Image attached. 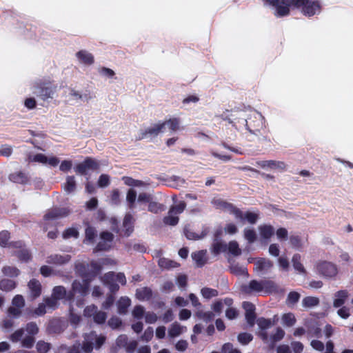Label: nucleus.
<instances>
[{"mask_svg":"<svg viewBox=\"0 0 353 353\" xmlns=\"http://www.w3.org/2000/svg\"><path fill=\"white\" fill-rule=\"evenodd\" d=\"M263 4L271 8L278 17L289 15L294 9H299L305 16L312 17L319 14L323 8L321 0H263Z\"/></svg>","mask_w":353,"mask_h":353,"instance_id":"nucleus-1","label":"nucleus"},{"mask_svg":"<svg viewBox=\"0 0 353 353\" xmlns=\"http://www.w3.org/2000/svg\"><path fill=\"white\" fill-rule=\"evenodd\" d=\"M65 296V291L63 287H55L53 290V294L51 299L46 300V304L40 305L36 313L37 314H42L46 312V307L49 309H54L57 305V301L62 299Z\"/></svg>","mask_w":353,"mask_h":353,"instance_id":"nucleus-2","label":"nucleus"},{"mask_svg":"<svg viewBox=\"0 0 353 353\" xmlns=\"http://www.w3.org/2000/svg\"><path fill=\"white\" fill-rule=\"evenodd\" d=\"M137 192L133 189H130L126 195V201L131 208L136 207L137 204L141 205L144 203H148L152 200L150 194L143 192L139 194L137 202L136 203Z\"/></svg>","mask_w":353,"mask_h":353,"instance_id":"nucleus-3","label":"nucleus"},{"mask_svg":"<svg viewBox=\"0 0 353 353\" xmlns=\"http://www.w3.org/2000/svg\"><path fill=\"white\" fill-rule=\"evenodd\" d=\"M315 269L319 274L327 278L335 276L338 273L336 265L325 261L317 262L315 265Z\"/></svg>","mask_w":353,"mask_h":353,"instance_id":"nucleus-4","label":"nucleus"},{"mask_svg":"<svg viewBox=\"0 0 353 353\" xmlns=\"http://www.w3.org/2000/svg\"><path fill=\"white\" fill-rule=\"evenodd\" d=\"M231 214L239 222L242 223L246 221L250 223H254L259 219V214L256 212H242L236 208H232Z\"/></svg>","mask_w":353,"mask_h":353,"instance_id":"nucleus-5","label":"nucleus"},{"mask_svg":"<svg viewBox=\"0 0 353 353\" xmlns=\"http://www.w3.org/2000/svg\"><path fill=\"white\" fill-rule=\"evenodd\" d=\"M185 208V203L183 201H180L176 205L172 207L168 212V215L165 217L164 222L167 225H175L178 221V214H181Z\"/></svg>","mask_w":353,"mask_h":353,"instance_id":"nucleus-6","label":"nucleus"},{"mask_svg":"<svg viewBox=\"0 0 353 353\" xmlns=\"http://www.w3.org/2000/svg\"><path fill=\"white\" fill-rule=\"evenodd\" d=\"M63 97L67 103L72 104L83 101L85 99V95L75 88H66L63 90Z\"/></svg>","mask_w":353,"mask_h":353,"instance_id":"nucleus-7","label":"nucleus"},{"mask_svg":"<svg viewBox=\"0 0 353 353\" xmlns=\"http://www.w3.org/2000/svg\"><path fill=\"white\" fill-rule=\"evenodd\" d=\"M125 281V277L123 274H114L112 272L105 274L103 280L104 283L110 285V289L112 291L117 290L119 283L124 285Z\"/></svg>","mask_w":353,"mask_h":353,"instance_id":"nucleus-8","label":"nucleus"},{"mask_svg":"<svg viewBox=\"0 0 353 353\" xmlns=\"http://www.w3.org/2000/svg\"><path fill=\"white\" fill-rule=\"evenodd\" d=\"M163 132L172 134L176 132L180 131L183 129L181 123L177 118H170L168 120L161 121Z\"/></svg>","mask_w":353,"mask_h":353,"instance_id":"nucleus-9","label":"nucleus"},{"mask_svg":"<svg viewBox=\"0 0 353 353\" xmlns=\"http://www.w3.org/2000/svg\"><path fill=\"white\" fill-rule=\"evenodd\" d=\"M75 57L80 65L91 66L94 63V55L86 50H80L75 54Z\"/></svg>","mask_w":353,"mask_h":353,"instance_id":"nucleus-10","label":"nucleus"},{"mask_svg":"<svg viewBox=\"0 0 353 353\" xmlns=\"http://www.w3.org/2000/svg\"><path fill=\"white\" fill-rule=\"evenodd\" d=\"M69 213L70 211L67 208L53 209L44 216L45 224H50L57 219L67 216Z\"/></svg>","mask_w":353,"mask_h":353,"instance_id":"nucleus-11","label":"nucleus"},{"mask_svg":"<svg viewBox=\"0 0 353 353\" xmlns=\"http://www.w3.org/2000/svg\"><path fill=\"white\" fill-rule=\"evenodd\" d=\"M256 163L259 168L267 171L283 170L285 168L283 161L266 160L258 161Z\"/></svg>","mask_w":353,"mask_h":353,"instance_id":"nucleus-12","label":"nucleus"},{"mask_svg":"<svg viewBox=\"0 0 353 353\" xmlns=\"http://www.w3.org/2000/svg\"><path fill=\"white\" fill-rule=\"evenodd\" d=\"M93 340L96 341L95 347H99L105 341L103 336H97L94 334H91L85 338V341L83 346L85 352L89 353L92 350Z\"/></svg>","mask_w":353,"mask_h":353,"instance_id":"nucleus-13","label":"nucleus"},{"mask_svg":"<svg viewBox=\"0 0 353 353\" xmlns=\"http://www.w3.org/2000/svg\"><path fill=\"white\" fill-rule=\"evenodd\" d=\"M99 168V163L92 159H87L83 163L77 165L76 171L78 173L84 174L90 170H95Z\"/></svg>","mask_w":353,"mask_h":353,"instance_id":"nucleus-14","label":"nucleus"},{"mask_svg":"<svg viewBox=\"0 0 353 353\" xmlns=\"http://www.w3.org/2000/svg\"><path fill=\"white\" fill-rule=\"evenodd\" d=\"M258 229L259 240L261 242L267 241L274 234V229L270 225H261Z\"/></svg>","mask_w":353,"mask_h":353,"instance_id":"nucleus-15","label":"nucleus"},{"mask_svg":"<svg viewBox=\"0 0 353 353\" xmlns=\"http://www.w3.org/2000/svg\"><path fill=\"white\" fill-rule=\"evenodd\" d=\"M270 283L268 281L258 282L256 281H252L249 283V288L250 292H268L270 290Z\"/></svg>","mask_w":353,"mask_h":353,"instance_id":"nucleus-16","label":"nucleus"},{"mask_svg":"<svg viewBox=\"0 0 353 353\" xmlns=\"http://www.w3.org/2000/svg\"><path fill=\"white\" fill-rule=\"evenodd\" d=\"M24 306V299L22 296L17 295L12 299V305L9 309V312L13 316L20 313V309Z\"/></svg>","mask_w":353,"mask_h":353,"instance_id":"nucleus-17","label":"nucleus"},{"mask_svg":"<svg viewBox=\"0 0 353 353\" xmlns=\"http://www.w3.org/2000/svg\"><path fill=\"white\" fill-rule=\"evenodd\" d=\"M243 307L245 311V319L248 323L252 326L254 324L255 314H254V305L248 302L243 303Z\"/></svg>","mask_w":353,"mask_h":353,"instance_id":"nucleus-18","label":"nucleus"},{"mask_svg":"<svg viewBox=\"0 0 353 353\" xmlns=\"http://www.w3.org/2000/svg\"><path fill=\"white\" fill-rule=\"evenodd\" d=\"M85 314L88 316L93 315L94 321L98 323H103L106 319V316L104 312H99L96 313V307L94 305L88 306L85 310Z\"/></svg>","mask_w":353,"mask_h":353,"instance_id":"nucleus-19","label":"nucleus"},{"mask_svg":"<svg viewBox=\"0 0 353 353\" xmlns=\"http://www.w3.org/2000/svg\"><path fill=\"white\" fill-rule=\"evenodd\" d=\"M349 293L347 290H340L336 292L333 298V306L340 307L343 305L347 298Z\"/></svg>","mask_w":353,"mask_h":353,"instance_id":"nucleus-20","label":"nucleus"},{"mask_svg":"<svg viewBox=\"0 0 353 353\" xmlns=\"http://www.w3.org/2000/svg\"><path fill=\"white\" fill-rule=\"evenodd\" d=\"M159 134H164L163 132V128L161 121L150 125V127L146 128L145 131V137H154L159 135Z\"/></svg>","mask_w":353,"mask_h":353,"instance_id":"nucleus-21","label":"nucleus"},{"mask_svg":"<svg viewBox=\"0 0 353 353\" xmlns=\"http://www.w3.org/2000/svg\"><path fill=\"white\" fill-rule=\"evenodd\" d=\"M272 264L269 260L264 259H256L254 261L255 270L257 272H264L268 270L272 267Z\"/></svg>","mask_w":353,"mask_h":353,"instance_id":"nucleus-22","label":"nucleus"},{"mask_svg":"<svg viewBox=\"0 0 353 353\" xmlns=\"http://www.w3.org/2000/svg\"><path fill=\"white\" fill-rule=\"evenodd\" d=\"M192 257L197 266H202L207 261L206 251L201 250L194 252Z\"/></svg>","mask_w":353,"mask_h":353,"instance_id":"nucleus-23","label":"nucleus"},{"mask_svg":"<svg viewBox=\"0 0 353 353\" xmlns=\"http://www.w3.org/2000/svg\"><path fill=\"white\" fill-rule=\"evenodd\" d=\"M112 240V234L109 232H103L101 234V241L99 243V250H106L110 247L108 243Z\"/></svg>","mask_w":353,"mask_h":353,"instance_id":"nucleus-24","label":"nucleus"},{"mask_svg":"<svg viewBox=\"0 0 353 353\" xmlns=\"http://www.w3.org/2000/svg\"><path fill=\"white\" fill-rule=\"evenodd\" d=\"M73 292L74 294H76L77 293L80 294H84L87 292L88 289V283L86 281L83 280L82 283L79 281H75L73 283Z\"/></svg>","mask_w":353,"mask_h":353,"instance_id":"nucleus-25","label":"nucleus"},{"mask_svg":"<svg viewBox=\"0 0 353 353\" xmlns=\"http://www.w3.org/2000/svg\"><path fill=\"white\" fill-rule=\"evenodd\" d=\"M17 283L14 281L8 279H2L0 280V290L6 292H9L14 289Z\"/></svg>","mask_w":353,"mask_h":353,"instance_id":"nucleus-26","label":"nucleus"},{"mask_svg":"<svg viewBox=\"0 0 353 353\" xmlns=\"http://www.w3.org/2000/svg\"><path fill=\"white\" fill-rule=\"evenodd\" d=\"M28 288L32 296L37 297L40 295L41 287L38 281L31 280L28 283Z\"/></svg>","mask_w":353,"mask_h":353,"instance_id":"nucleus-27","label":"nucleus"},{"mask_svg":"<svg viewBox=\"0 0 353 353\" xmlns=\"http://www.w3.org/2000/svg\"><path fill=\"white\" fill-rule=\"evenodd\" d=\"M186 331V328L183 326L180 325L178 323H174L172 325L169 330V335L172 337H175Z\"/></svg>","mask_w":353,"mask_h":353,"instance_id":"nucleus-28","label":"nucleus"},{"mask_svg":"<svg viewBox=\"0 0 353 353\" xmlns=\"http://www.w3.org/2000/svg\"><path fill=\"white\" fill-rule=\"evenodd\" d=\"M133 217L130 214H127L123 220V228L125 230V234L129 235L132 231Z\"/></svg>","mask_w":353,"mask_h":353,"instance_id":"nucleus-29","label":"nucleus"},{"mask_svg":"<svg viewBox=\"0 0 353 353\" xmlns=\"http://www.w3.org/2000/svg\"><path fill=\"white\" fill-rule=\"evenodd\" d=\"M1 272L4 276L9 277H17L19 274V270L12 266H4Z\"/></svg>","mask_w":353,"mask_h":353,"instance_id":"nucleus-30","label":"nucleus"},{"mask_svg":"<svg viewBox=\"0 0 353 353\" xmlns=\"http://www.w3.org/2000/svg\"><path fill=\"white\" fill-rule=\"evenodd\" d=\"M282 323L285 326H292L295 322V316L292 313L284 314L281 318Z\"/></svg>","mask_w":353,"mask_h":353,"instance_id":"nucleus-31","label":"nucleus"},{"mask_svg":"<svg viewBox=\"0 0 353 353\" xmlns=\"http://www.w3.org/2000/svg\"><path fill=\"white\" fill-rule=\"evenodd\" d=\"M123 180L125 185L131 187H143L146 185L141 181L135 180L130 177H123Z\"/></svg>","mask_w":353,"mask_h":353,"instance_id":"nucleus-32","label":"nucleus"},{"mask_svg":"<svg viewBox=\"0 0 353 353\" xmlns=\"http://www.w3.org/2000/svg\"><path fill=\"white\" fill-rule=\"evenodd\" d=\"M62 236L65 239L70 238L76 239L79 236V231L76 228H69L63 232Z\"/></svg>","mask_w":353,"mask_h":353,"instance_id":"nucleus-33","label":"nucleus"},{"mask_svg":"<svg viewBox=\"0 0 353 353\" xmlns=\"http://www.w3.org/2000/svg\"><path fill=\"white\" fill-rule=\"evenodd\" d=\"M159 265L161 268L168 269L177 266V263L168 259L161 258L159 260Z\"/></svg>","mask_w":353,"mask_h":353,"instance_id":"nucleus-34","label":"nucleus"},{"mask_svg":"<svg viewBox=\"0 0 353 353\" xmlns=\"http://www.w3.org/2000/svg\"><path fill=\"white\" fill-rule=\"evenodd\" d=\"M136 295L140 300L148 299L151 295V291L147 288H142L137 290Z\"/></svg>","mask_w":353,"mask_h":353,"instance_id":"nucleus-35","label":"nucleus"},{"mask_svg":"<svg viewBox=\"0 0 353 353\" xmlns=\"http://www.w3.org/2000/svg\"><path fill=\"white\" fill-rule=\"evenodd\" d=\"M292 263L294 269L300 273L304 272V268L301 263V256L295 254L292 258Z\"/></svg>","mask_w":353,"mask_h":353,"instance_id":"nucleus-36","label":"nucleus"},{"mask_svg":"<svg viewBox=\"0 0 353 353\" xmlns=\"http://www.w3.org/2000/svg\"><path fill=\"white\" fill-rule=\"evenodd\" d=\"M201 293L202 296L207 299H210L212 297H214L218 294L217 291L216 290L208 288H204L201 289Z\"/></svg>","mask_w":353,"mask_h":353,"instance_id":"nucleus-37","label":"nucleus"},{"mask_svg":"<svg viewBox=\"0 0 353 353\" xmlns=\"http://www.w3.org/2000/svg\"><path fill=\"white\" fill-rule=\"evenodd\" d=\"M302 303L304 307H311L319 303V299L316 297L307 296L303 299Z\"/></svg>","mask_w":353,"mask_h":353,"instance_id":"nucleus-38","label":"nucleus"},{"mask_svg":"<svg viewBox=\"0 0 353 353\" xmlns=\"http://www.w3.org/2000/svg\"><path fill=\"white\" fill-rule=\"evenodd\" d=\"M64 190L67 192H72L75 188V181L72 176H68L66 179V182L63 185Z\"/></svg>","mask_w":353,"mask_h":353,"instance_id":"nucleus-39","label":"nucleus"},{"mask_svg":"<svg viewBox=\"0 0 353 353\" xmlns=\"http://www.w3.org/2000/svg\"><path fill=\"white\" fill-rule=\"evenodd\" d=\"M300 298V294L296 292H291L288 296L286 303L288 305H293Z\"/></svg>","mask_w":353,"mask_h":353,"instance_id":"nucleus-40","label":"nucleus"},{"mask_svg":"<svg viewBox=\"0 0 353 353\" xmlns=\"http://www.w3.org/2000/svg\"><path fill=\"white\" fill-rule=\"evenodd\" d=\"M199 101V97L195 94L187 95L182 101L183 105H190L196 103Z\"/></svg>","mask_w":353,"mask_h":353,"instance_id":"nucleus-41","label":"nucleus"},{"mask_svg":"<svg viewBox=\"0 0 353 353\" xmlns=\"http://www.w3.org/2000/svg\"><path fill=\"white\" fill-rule=\"evenodd\" d=\"M257 323L259 327L263 330L272 326L274 324V321L261 318L258 319Z\"/></svg>","mask_w":353,"mask_h":353,"instance_id":"nucleus-42","label":"nucleus"},{"mask_svg":"<svg viewBox=\"0 0 353 353\" xmlns=\"http://www.w3.org/2000/svg\"><path fill=\"white\" fill-rule=\"evenodd\" d=\"M36 94L41 96L43 99H47L53 97V92L47 88L41 89L40 91H34Z\"/></svg>","mask_w":353,"mask_h":353,"instance_id":"nucleus-43","label":"nucleus"},{"mask_svg":"<svg viewBox=\"0 0 353 353\" xmlns=\"http://www.w3.org/2000/svg\"><path fill=\"white\" fill-rule=\"evenodd\" d=\"M29 160L30 161L39 162L46 165L47 163V156L43 154H37L30 156Z\"/></svg>","mask_w":353,"mask_h":353,"instance_id":"nucleus-44","label":"nucleus"},{"mask_svg":"<svg viewBox=\"0 0 353 353\" xmlns=\"http://www.w3.org/2000/svg\"><path fill=\"white\" fill-rule=\"evenodd\" d=\"M244 236H245V239L250 243H252L257 239L256 232L253 230H251V229H245V230Z\"/></svg>","mask_w":353,"mask_h":353,"instance_id":"nucleus-45","label":"nucleus"},{"mask_svg":"<svg viewBox=\"0 0 353 353\" xmlns=\"http://www.w3.org/2000/svg\"><path fill=\"white\" fill-rule=\"evenodd\" d=\"M184 183V180L179 176H173L170 179L169 185L179 188L183 185Z\"/></svg>","mask_w":353,"mask_h":353,"instance_id":"nucleus-46","label":"nucleus"},{"mask_svg":"<svg viewBox=\"0 0 353 353\" xmlns=\"http://www.w3.org/2000/svg\"><path fill=\"white\" fill-rule=\"evenodd\" d=\"M228 249L229 252L234 255H239L241 254V250L239 249V245L236 241L230 242Z\"/></svg>","mask_w":353,"mask_h":353,"instance_id":"nucleus-47","label":"nucleus"},{"mask_svg":"<svg viewBox=\"0 0 353 353\" xmlns=\"http://www.w3.org/2000/svg\"><path fill=\"white\" fill-rule=\"evenodd\" d=\"M110 184V176L107 174H101L98 180V185L100 188L107 187Z\"/></svg>","mask_w":353,"mask_h":353,"instance_id":"nucleus-48","label":"nucleus"},{"mask_svg":"<svg viewBox=\"0 0 353 353\" xmlns=\"http://www.w3.org/2000/svg\"><path fill=\"white\" fill-rule=\"evenodd\" d=\"M99 72L102 77L109 79L112 78L115 74L112 69L104 67L100 68Z\"/></svg>","mask_w":353,"mask_h":353,"instance_id":"nucleus-49","label":"nucleus"},{"mask_svg":"<svg viewBox=\"0 0 353 353\" xmlns=\"http://www.w3.org/2000/svg\"><path fill=\"white\" fill-rule=\"evenodd\" d=\"M9 239L10 234L7 231L0 232V245L2 247L7 246Z\"/></svg>","mask_w":353,"mask_h":353,"instance_id":"nucleus-50","label":"nucleus"},{"mask_svg":"<svg viewBox=\"0 0 353 353\" xmlns=\"http://www.w3.org/2000/svg\"><path fill=\"white\" fill-rule=\"evenodd\" d=\"M185 234L188 239H191V240L200 239L205 235L204 234H199L193 232L188 229H185Z\"/></svg>","mask_w":353,"mask_h":353,"instance_id":"nucleus-51","label":"nucleus"},{"mask_svg":"<svg viewBox=\"0 0 353 353\" xmlns=\"http://www.w3.org/2000/svg\"><path fill=\"white\" fill-rule=\"evenodd\" d=\"M252 339V336L248 333H242L238 336L239 341L242 344H247Z\"/></svg>","mask_w":353,"mask_h":353,"instance_id":"nucleus-52","label":"nucleus"},{"mask_svg":"<svg viewBox=\"0 0 353 353\" xmlns=\"http://www.w3.org/2000/svg\"><path fill=\"white\" fill-rule=\"evenodd\" d=\"M119 312L121 313L125 312V310L130 304V300L128 298H121L119 301Z\"/></svg>","mask_w":353,"mask_h":353,"instance_id":"nucleus-53","label":"nucleus"},{"mask_svg":"<svg viewBox=\"0 0 353 353\" xmlns=\"http://www.w3.org/2000/svg\"><path fill=\"white\" fill-rule=\"evenodd\" d=\"M212 252L217 254L226 250V245L221 242H216L212 246Z\"/></svg>","mask_w":353,"mask_h":353,"instance_id":"nucleus-54","label":"nucleus"},{"mask_svg":"<svg viewBox=\"0 0 353 353\" xmlns=\"http://www.w3.org/2000/svg\"><path fill=\"white\" fill-rule=\"evenodd\" d=\"M148 210L152 212H158L162 210V207L157 203L152 202V200L148 203Z\"/></svg>","mask_w":353,"mask_h":353,"instance_id":"nucleus-55","label":"nucleus"},{"mask_svg":"<svg viewBox=\"0 0 353 353\" xmlns=\"http://www.w3.org/2000/svg\"><path fill=\"white\" fill-rule=\"evenodd\" d=\"M37 348L39 353H46L48 351L50 347L48 343L40 341L37 343Z\"/></svg>","mask_w":353,"mask_h":353,"instance_id":"nucleus-56","label":"nucleus"},{"mask_svg":"<svg viewBox=\"0 0 353 353\" xmlns=\"http://www.w3.org/2000/svg\"><path fill=\"white\" fill-rule=\"evenodd\" d=\"M53 262L54 263L61 264L65 262L69 261V256H61V255H55L53 256Z\"/></svg>","mask_w":353,"mask_h":353,"instance_id":"nucleus-57","label":"nucleus"},{"mask_svg":"<svg viewBox=\"0 0 353 353\" xmlns=\"http://www.w3.org/2000/svg\"><path fill=\"white\" fill-rule=\"evenodd\" d=\"M337 314L343 319H347L350 316L349 309L345 306L342 307L338 310Z\"/></svg>","mask_w":353,"mask_h":353,"instance_id":"nucleus-58","label":"nucleus"},{"mask_svg":"<svg viewBox=\"0 0 353 353\" xmlns=\"http://www.w3.org/2000/svg\"><path fill=\"white\" fill-rule=\"evenodd\" d=\"M12 149L10 145H5L0 148V155L2 156L9 157L12 154Z\"/></svg>","mask_w":353,"mask_h":353,"instance_id":"nucleus-59","label":"nucleus"},{"mask_svg":"<svg viewBox=\"0 0 353 353\" xmlns=\"http://www.w3.org/2000/svg\"><path fill=\"white\" fill-rule=\"evenodd\" d=\"M59 160L57 157L52 155L47 156V163L46 165L55 167L59 164Z\"/></svg>","mask_w":353,"mask_h":353,"instance_id":"nucleus-60","label":"nucleus"},{"mask_svg":"<svg viewBox=\"0 0 353 353\" xmlns=\"http://www.w3.org/2000/svg\"><path fill=\"white\" fill-rule=\"evenodd\" d=\"M238 315L237 311L232 307H230L225 311V316L229 319H234Z\"/></svg>","mask_w":353,"mask_h":353,"instance_id":"nucleus-61","label":"nucleus"},{"mask_svg":"<svg viewBox=\"0 0 353 353\" xmlns=\"http://www.w3.org/2000/svg\"><path fill=\"white\" fill-rule=\"evenodd\" d=\"M290 243L296 248H299L302 245L301 241L298 236H291Z\"/></svg>","mask_w":353,"mask_h":353,"instance_id":"nucleus-62","label":"nucleus"},{"mask_svg":"<svg viewBox=\"0 0 353 353\" xmlns=\"http://www.w3.org/2000/svg\"><path fill=\"white\" fill-rule=\"evenodd\" d=\"M26 331L28 332V334L34 335L37 332L38 328L36 324L30 323L27 325Z\"/></svg>","mask_w":353,"mask_h":353,"instance_id":"nucleus-63","label":"nucleus"},{"mask_svg":"<svg viewBox=\"0 0 353 353\" xmlns=\"http://www.w3.org/2000/svg\"><path fill=\"white\" fill-rule=\"evenodd\" d=\"M223 351L224 353H241L238 350L233 349L231 344H225L223 347Z\"/></svg>","mask_w":353,"mask_h":353,"instance_id":"nucleus-64","label":"nucleus"}]
</instances>
